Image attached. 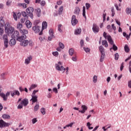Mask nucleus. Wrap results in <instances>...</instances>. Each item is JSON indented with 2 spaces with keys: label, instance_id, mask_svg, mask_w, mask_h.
Here are the masks:
<instances>
[{
  "label": "nucleus",
  "instance_id": "f257e3e1",
  "mask_svg": "<svg viewBox=\"0 0 131 131\" xmlns=\"http://www.w3.org/2000/svg\"><path fill=\"white\" fill-rule=\"evenodd\" d=\"M55 67L56 70H58V71H62V73H64L65 71H66V74H68V71L69 70V68L67 67L65 69L64 67L62 66V62L61 61H59L58 63H56L55 64Z\"/></svg>",
  "mask_w": 131,
  "mask_h": 131
},
{
  "label": "nucleus",
  "instance_id": "f03ea898",
  "mask_svg": "<svg viewBox=\"0 0 131 131\" xmlns=\"http://www.w3.org/2000/svg\"><path fill=\"white\" fill-rule=\"evenodd\" d=\"M11 36L12 38H16L18 41H22V40H24V39L27 38V35L19 36V32L18 31H14Z\"/></svg>",
  "mask_w": 131,
  "mask_h": 131
},
{
  "label": "nucleus",
  "instance_id": "7ed1b4c3",
  "mask_svg": "<svg viewBox=\"0 0 131 131\" xmlns=\"http://www.w3.org/2000/svg\"><path fill=\"white\" fill-rule=\"evenodd\" d=\"M19 102H20V103L17 106V109H22V108H23V106H24V107H26L29 103V101L27 98H25L23 100L22 98H19L17 103H19Z\"/></svg>",
  "mask_w": 131,
  "mask_h": 131
},
{
  "label": "nucleus",
  "instance_id": "20e7f679",
  "mask_svg": "<svg viewBox=\"0 0 131 131\" xmlns=\"http://www.w3.org/2000/svg\"><path fill=\"white\" fill-rule=\"evenodd\" d=\"M15 29L12 27H10V24L8 23H7L5 24V32L7 34H12L14 32Z\"/></svg>",
  "mask_w": 131,
  "mask_h": 131
},
{
  "label": "nucleus",
  "instance_id": "39448f33",
  "mask_svg": "<svg viewBox=\"0 0 131 131\" xmlns=\"http://www.w3.org/2000/svg\"><path fill=\"white\" fill-rule=\"evenodd\" d=\"M26 11L29 17H30L31 19H33V12L34 11V9H33V7H29L27 9Z\"/></svg>",
  "mask_w": 131,
  "mask_h": 131
},
{
  "label": "nucleus",
  "instance_id": "423d86ee",
  "mask_svg": "<svg viewBox=\"0 0 131 131\" xmlns=\"http://www.w3.org/2000/svg\"><path fill=\"white\" fill-rule=\"evenodd\" d=\"M2 38L4 39V47L5 49H7L9 46V39H8V35L7 34H4Z\"/></svg>",
  "mask_w": 131,
  "mask_h": 131
},
{
  "label": "nucleus",
  "instance_id": "0eeeda50",
  "mask_svg": "<svg viewBox=\"0 0 131 131\" xmlns=\"http://www.w3.org/2000/svg\"><path fill=\"white\" fill-rule=\"evenodd\" d=\"M7 126H10V123H6L3 120H0V128L6 127Z\"/></svg>",
  "mask_w": 131,
  "mask_h": 131
},
{
  "label": "nucleus",
  "instance_id": "6e6552de",
  "mask_svg": "<svg viewBox=\"0 0 131 131\" xmlns=\"http://www.w3.org/2000/svg\"><path fill=\"white\" fill-rule=\"evenodd\" d=\"M71 23L73 26H75V25L78 23V20L76 19V16L75 15L72 16Z\"/></svg>",
  "mask_w": 131,
  "mask_h": 131
},
{
  "label": "nucleus",
  "instance_id": "1a4fd4ad",
  "mask_svg": "<svg viewBox=\"0 0 131 131\" xmlns=\"http://www.w3.org/2000/svg\"><path fill=\"white\" fill-rule=\"evenodd\" d=\"M92 30L94 33H98V32L100 31L99 26H98L96 24H93Z\"/></svg>",
  "mask_w": 131,
  "mask_h": 131
},
{
  "label": "nucleus",
  "instance_id": "9d476101",
  "mask_svg": "<svg viewBox=\"0 0 131 131\" xmlns=\"http://www.w3.org/2000/svg\"><path fill=\"white\" fill-rule=\"evenodd\" d=\"M0 96L3 98L4 101H7V100H8V96H10V92H7L6 94H5L4 93H1L0 91Z\"/></svg>",
  "mask_w": 131,
  "mask_h": 131
},
{
  "label": "nucleus",
  "instance_id": "9b49d317",
  "mask_svg": "<svg viewBox=\"0 0 131 131\" xmlns=\"http://www.w3.org/2000/svg\"><path fill=\"white\" fill-rule=\"evenodd\" d=\"M32 30H33L35 33H38V32L40 31V27L37 25H35V26L33 27Z\"/></svg>",
  "mask_w": 131,
  "mask_h": 131
},
{
  "label": "nucleus",
  "instance_id": "f8f14e48",
  "mask_svg": "<svg viewBox=\"0 0 131 131\" xmlns=\"http://www.w3.org/2000/svg\"><path fill=\"white\" fill-rule=\"evenodd\" d=\"M28 43H29L28 40L24 39L20 41V46H22V47H27Z\"/></svg>",
  "mask_w": 131,
  "mask_h": 131
},
{
  "label": "nucleus",
  "instance_id": "ddd939ff",
  "mask_svg": "<svg viewBox=\"0 0 131 131\" xmlns=\"http://www.w3.org/2000/svg\"><path fill=\"white\" fill-rule=\"evenodd\" d=\"M64 48H65V46L64 45V44L60 42L59 43V47H58L56 50L57 51H58V52H61V51H62V50H63Z\"/></svg>",
  "mask_w": 131,
  "mask_h": 131
},
{
  "label": "nucleus",
  "instance_id": "4468645a",
  "mask_svg": "<svg viewBox=\"0 0 131 131\" xmlns=\"http://www.w3.org/2000/svg\"><path fill=\"white\" fill-rule=\"evenodd\" d=\"M31 60H32V56H28L25 60V64L26 65H28L30 63V61H31Z\"/></svg>",
  "mask_w": 131,
  "mask_h": 131
},
{
  "label": "nucleus",
  "instance_id": "2eb2a0df",
  "mask_svg": "<svg viewBox=\"0 0 131 131\" xmlns=\"http://www.w3.org/2000/svg\"><path fill=\"white\" fill-rule=\"evenodd\" d=\"M81 109L82 110V111H79V112H80V113H82V114H83L85 113V111L88 110V106L85 105H82L81 106Z\"/></svg>",
  "mask_w": 131,
  "mask_h": 131
},
{
  "label": "nucleus",
  "instance_id": "dca6fc26",
  "mask_svg": "<svg viewBox=\"0 0 131 131\" xmlns=\"http://www.w3.org/2000/svg\"><path fill=\"white\" fill-rule=\"evenodd\" d=\"M11 95L12 97L14 96H20V92L18 90H14L13 92H11Z\"/></svg>",
  "mask_w": 131,
  "mask_h": 131
},
{
  "label": "nucleus",
  "instance_id": "f3484780",
  "mask_svg": "<svg viewBox=\"0 0 131 131\" xmlns=\"http://www.w3.org/2000/svg\"><path fill=\"white\" fill-rule=\"evenodd\" d=\"M3 19L4 17H3V16L0 17V27H4V25L6 26V25H5V20Z\"/></svg>",
  "mask_w": 131,
  "mask_h": 131
},
{
  "label": "nucleus",
  "instance_id": "a211bd4d",
  "mask_svg": "<svg viewBox=\"0 0 131 131\" xmlns=\"http://www.w3.org/2000/svg\"><path fill=\"white\" fill-rule=\"evenodd\" d=\"M31 101H32V104H33V103H36V102H37V96L35 95H32V99H31Z\"/></svg>",
  "mask_w": 131,
  "mask_h": 131
},
{
  "label": "nucleus",
  "instance_id": "6ab92c4d",
  "mask_svg": "<svg viewBox=\"0 0 131 131\" xmlns=\"http://www.w3.org/2000/svg\"><path fill=\"white\" fill-rule=\"evenodd\" d=\"M25 24L27 28H31V26H32V23L28 20L26 21Z\"/></svg>",
  "mask_w": 131,
  "mask_h": 131
},
{
  "label": "nucleus",
  "instance_id": "aec40b11",
  "mask_svg": "<svg viewBox=\"0 0 131 131\" xmlns=\"http://www.w3.org/2000/svg\"><path fill=\"white\" fill-rule=\"evenodd\" d=\"M79 13H80V9L79 7H76L74 11V14L77 15V16H78V15H79Z\"/></svg>",
  "mask_w": 131,
  "mask_h": 131
},
{
  "label": "nucleus",
  "instance_id": "412c9836",
  "mask_svg": "<svg viewBox=\"0 0 131 131\" xmlns=\"http://www.w3.org/2000/svg\"><path fill=\"white\" fill-rule=\"evenodd\" d=\"M106 39H107L110 45H113L114 43V42L113 41V40L112 39V38L111 37V36L108 35L107 37L106 38Z\"/></svg>",
  "mask_w": 131,
  "mask_h": 131
},
{
  "label": "nucleus",
  "instance_id": "4be33fe9",
  "mask_svg": "<svg viewBox=\"0 0 131 131\" xmlns=\"http://www.w3.org/2000/svg\"><path fill=\"white\" fill-rule=\"evenodd\" d=\"M9 45L10 46H11V47H12V46H15V45H16V39H10L9 41Z\"/></svg>",
  "mask_w": 131,
  "mask_h": 131
},
{
  "label": "nucleus",
  "instance_id": "5701e85b",
  "mask_svg": "<svg viewBox=\"0 0 131 131\" xmlns=\"http://www.w3.org/2000/svg\"><path fill=\"white\" fill-rule=\"evenodd\" d=\"M20 32L23 34L21 36L26 35V34H28V31L25 29L20 30Z\"/></svg>",
  "mask_w": 131,
  "mask_h": 131
},
{
  "label": "nucleus",
  "instance_id": "b1692460",
  "mask_svg": "<svg viewBox=\"0 0 131 131\" xmlns=\"http://www.w3.org/2000/svg\"><path fill=\"white\" fill-rule=\"evenodd\" d=\"M47 27H48V23L43 21L42 24V31L44 30V29H47Z\"/></svg>",
  "mask_w": 131,
  "mask_h": 131
},
{
  "label": "nucleus",
  "instance_id": "393cba45",
  "mask_svg": "<svg viewBox=\"0 0 131 131\" xmlns=\"http://www.w3.org/2000/svg\"><path fill=\"white\" fill-rule=\"evenodd\" d=\"M35 11L36 12L38 17H40V14H41V10H40V8L35 9Z\"/></svg>",
  "mask_w": 131,
  "mask_h": 131
},
{
  "label": "nucleus",
  "instance_id": "a878e982",
  "mask_svg": "<svg viewBox=\"0 0 131 131\" xmlns=\"http://www.w3.org/2000/svg\"><path fill=\"white\" fill-rule=\"evenodd\" d=\"M3 119H11V116L8 114H4L2 115Z\"/></svg>",
  "mask_w": 131,
  "mask_h": 131
},
{
  "label": "nucleus",
  "instance_id": "bb28decb",
  "mask_svg": "<svg viewBox=\"0 0 131 131\" xmlns=\"http://www.w3.org/2000/svg\"><path fill=\"white\" fill-rule=\"evenodd\" d=\"M102 46H104L105 48H108V42L106 40H103L102 41Z\"/></svg>",
  "mask_w": 131,
  "mask_h": 131
},
{
  "label": "nucleus",
  "instance_id": "cd10ccee",
  "mask_svg": "<svg viewBox=\"0 0 131 131\" xmlns=\"http://www.w3.org/2000/svg\"><path fill=\"white\" fill-rule=\"evenodd\" d=\"M36 88H37V85L35 84H33L31 85L30 88L29 89V90L31 91L32 90H34Z\"/></svg>",
  "mask_w": 131,
  "mask_h": 131
},
{
  "label": "nucleus",
  "instance_id": "c85d7f7f",
  "mask_svg": "<svg viewBox=\"0 0 131 131\" xmlns=\"http://www.w3.org/2000/svg\"><path fill=\"white\" fill-rule=\"evenodd\" d=\"M99 50L101 54H105V51L103 46H100L99 48Z\"/></svg>",
  "mask_w": 131,
  "mask_h": 131
},
{
  "label": "nucleus",
  "instance_id": "c756f323",
  "mask_svg": "<svg viewBox=\"0 0 131 131\" xmlns=\"http://www.w3.org/2000/svg\"><path fill=\"white\" fill-rule=\"evenodd\" d=\"M82 16L85 19H86V16L85 15V7L84 6L83 7Z\"/></svg>",
  "mask_w": 131,
  "mask_h": 131
},
{
  "label": "nucleus",
  "instance_id": "7c9ffc66",
  "mask_svg": "<svg viewBox=\"0 0 131 131\" xmlns=\"http://www.w3.org/2000/svg\"><path fill=\"white\" fill-rule=\"evenodd\" d=\"M16 27L17 29H19V31H20V30H22V29H21L22 28V27H23V25H22V24L19 23L17 25Z\"/></svg>",
  "mask_w": 131,
  "mask_h": 131
},
{
  "label": "nucleus",
  "instance_id": "2f4dec72",
  "mask_svg": "<svg viewBox=\"0 0 131 131\" xmlns=\"http://www.w3.org/2000/svg\"><path fill=\"white\" fill-rule=\"evenodd\" d=\"M81 33V29H77L75 31V34H76V35H77L78 34H80Z\"/></svg>",
  "mask_w": 131,
  "mask_h": 131
},
{
  "label": "nucleus",
  "instance_id": "473e14b6",
  "mask_svg": "<svg viewBox=\"0 0 131 131\" xmlns=\"http://www.w3.org/2000/svg\"><path fill=\"white\" fill-rule=\"evenodd\" d=\"M130 34H131V33H130L129 35L126 34V33H125V32L123 33V36L126 37V38H127V40H128V39L129 38V37L130 36Z\"/></svg>",
  "mask_w": 131,
  "mask_h": 131
},
{
  "label": "nucleus",
  "instance_id": "72a5a7b5",
  "mask_svg": "<svg viewBox=\"0 0 131 131\" xmlns=\"http://www.w3.org/2000/svg\"><path fill=\"white\" fill-rule=\"evenodd\" d=\"M49 34H50V36L48 37V40H50V41H51V40H52V39L55 37V36L54 35V33H52Z\"/></svg>",
  "mask_w": 131,
  "mask_h": 131
},
{
  "label": "nucleus",
  "instance_id": "f704fd0d",
  "mask_svg": "<svg viewBox=\"0 0 131 131\" xmlns=\"http://www.w3.org/2000/svg\"><path fill=\"white\" fill-rule=\"evenodd\" d=\"M124 51L126 53H128L129 52V48H128V46H127V45H125Z\"/></svg>",
  "mask_w": 131,
  "mask_h": 131
},
{
  "label": "nucleus",
  "instance_id": "c9c22d12",
  "mask_svg": "<svg viewBox=\"0 0 131 131\" xmlns=\"http://www.w3.org/2000/svg\"><path fill=\"white\" fill-rule=\"evenodd\" d=\"M62 13H63V6H61L60 7L58 10V14L59 15H61Z\"/></svg>",
  "mask_w": 131,
  "mask_h": 131
},
{
  "label": "nucleus",
  "instance_id": "e433bc0d",
  "mask_svg": "<svg viewBox=\"0 0 131 131\" xmlns=\"http://www.w3.org/2000/svg\"><path fill=\"white\" fill-rule=\"evenodd\" d=\"M39 109V104H36L34 107V111H37Z\"/></svg>",
  "mask_w": 131,
  "mask_h": 131
},
{
  "label": "nucleus",
  "instance_id": "4c0bfd02",
  "mask_svg": "<svg viewBox=\"0 0 131 131\" xmlns=\"http://www.w3.org/2000/svg\"><path fill=\"white\" fill-rule=\"evenodd\" d=\"M69 54L70 56H73V53H74V49L71 48L69 50Z\"/></svg>",
  "mask_w": 131,
  "mask_h": 131
},
{
  "label": "nucleus",
  "instance_id": "58836bf2",
  "mask_svg": "<svg viewBox=\"0 0 131 131\" xmlns=\"http://www.w3.org/2000/svg\"><path fill=\"white\" fill-rule=\"evenodd\" d=\"M104 58H105V54H101L100 62H102L103 61H104Z\"/></svg>",
  "mask_w": 131,
  "mask_h": 131
},
{
  "label": "nucleus",
  "instance_id": "ea45409f",
  "mask_svg": "<svg viewBox=\"0 0 131 131\" xmlns=\"http://www.w3.org/2000/svg\"><path fill=\"white\" fill-rule=\"evenodd\" d=\"M86 125H87L89 129H93V128H94L93 127H91V125H92V124L90 122H88L86 124Z\"/></svg>",
  "mask_w": 131,
  "mask_h": 131
},
{
  "label": "nucleus",
  "instance_id": "a19ab883",
  "mask_svg": "<svg viewBox=\"0 0 131 131\" xmlns=\"http://www.w3.org/2000/svg\"><path fill=\"white\" fill-rule=\"evenodd\" d=\"M40 112H41V114H42V115H45V114H46V108H45L43 107L41 108Z\"/></svg>",
  "mask_w": 131,
  "mask_h": 131
},
{
  "label": "nucleus",
  "instance_id": "79ce46f5",
  "mask_svg": "<svg viewBox=\"0 0 131 131\" xmlns=\"http://www.w3.org/2000/svg\"><path fill=\"white\" fill-rule=\"evenodd\" d=\"M21 15H22V16H23V17H28V14H27L26 13V12H25V11H23L21 12Z\"/></svg>",
  "mask_w": 131,
  "mask_h": 131
},
{
  "label": "nucleus",
  "instance_id": "37998d69",
  "mask_svg": "<svg viewBox=\"0 0 131 131\" xmlns=\"http://www.w3.org/2000/svg\"><path fill=\"white\" fill-rule=\"evenodd\" d=\"M97 80H98V77H97V76H94L93 77V82H94V83H96Z\"/></svg>",
  "mask_w": 131,
  "mask_h": 131
},
{
  "label": "nucleus",
  "instance_id": "c03bdc74",
  "mask_svg": "<svg viewBox=\"0 0 131 131\" xmlns=\"http://www.w3.org/2000/svg\"><path fill=\"white\" fill-rule=\"evenodd\" d=\"M83 49H84V50L85 51V52L87 53H90V51H91V50H90V48H89L84 47Z\"/></svg>",
  "mask_w": 131,
  "mask_h": 131
},
{
  "label": "nucleus",
  "instance_id": "a18cd8bd",
  "mask_svg": "<svg viewBox=\"0 0 131 131\" xmlns=\"http://www.w3.org/2000/svg\"><path fill=\"white\" fill-rule=\"evenodd\" d=\"M113 50H114V51H117L118 48H117V46H115V44H113Z\"/></svg>",
  "mask_w": 131,
  "mask_h": 131
},
{
  "label": "nucleus",
  "instance_id": "49530a36",
  "mask_svg": "<svg viewBox=\"0 0 131 131\" xmlns=\"http://www.w3.org/2000/svg\"><path fill=\"white\" fill-rule=\"evenodd\" d=\"M126 14H130V13H131V8L130 9L127 8L126 9Z\"/></svg>",
  "mask_w": 131,
  "mask_h": 131
},
{
  "label": "nucleus",
  "instance_id": "de8ad7c7",
  "mask_svg": "<svg viewBox=\"0 0 131 131\" xmlns=\"http://www.w3.org/2000/svg\"><path fill=\"white\" fill-rule=\"evenodd\" d=\"M119 58V54H118V53H116L115 55V60H118Z\"/></svg>",
  "mask_w": 131,
  "mask_h": 131
},
{
  "label": "nucleus",
  "instance_id": "09e8293b",
  "mask_svg": "<svg viewBox=\"0 0 131 131\" xmlns=\"http://www.w3.org/2000/svg\"><path fill=\"white\" fill-rule=\"evenodd\" d=\"M13 18L15 20V21H17V20H18V18L17 17V14L15 12H13Z\"/></svg>",
  "mask_w": 131,
  "mask_h": 131
},
{
  "label": "nucleus",
  "instance_id": "8fccbe9b",
  "mask_svg": "<svg viewBox=\"0 0 131 131\" xmlns=\"http://www.w3.org/2000/svg\"><path fill=\"white\" fill-rule=\"evenodd\" d=\"M61 27H62V25L59 24L58 26V30L59 32H62V30L61 29Z\"/></svg>",
  "mask_w": 131,
  "mask_h": 131
},
{
  "label": "nucleus",
  "instance_id": "3c124183",
  "mask_svg": "<svg viewBox=\"0 0 131 131\" xmlns=\"http://www.w3.org/2000/svg\"><path fill=\"white\" fill-rule=\"evenodd\" d=\"M85 6H86V10H89V9L90 8H91V4H89V3H86L85 4Z\"/></svg>",
  "mask_w": 131,
  "mask_h": 131
},
{
  "label": "nucleus",
  "instance_id": "603ef678",
  "mask_svg": "<svg viewBox=\"0 0 131 131\" xmlns=\"http://www.w3.org/2000/svg\"><path fill=\"white\" fill-rule=\"evenodd\" d=\"M103 35L105 39H107V38L108 37V36H109V35H107V33L105 32H103Z\"/></svg>",
  "mask_w": 131,
  "mask_h": 131
},
{
  "label": "nucleus",
  "instance_id": "864d4df0",
  "mask_svg": "<svg viewBox=\"0 0 131 131\" xmlns=\"http://www.w3.org/2000/svg\"><path fill=\"white\" fill-rule=\"evenodd\" d=\"M124 63L122 62L121 67H120V71H122V70H123V68H124Z\"/></svg>",
  "mask_w": 131,
  "mask_h": 131
},
{
  "label": "nucleus",
  "instance_id": "5fc2aeb1",
  "mask_svg": "<svg viewBox=\"0 0 131 131\" xmlns=\"http://www.w3.org/2000/svg\"><path fill=\"white\" fill-rule=\"evenodd\" d=\"M112 29H113V30H114V31H115V30H116V27L115 26V25H114V24H113L112 25Z\"/></svg>",
  "mask_w": 131,
  "mask_h": 131
},
{
  "label": "nucleus",
  "instance_id": "6e6d98bb",
  "mask_svg": "<svg viewBox=\"0 0 131 131\" xmlns=\"http://www.w3.org/2000/svg\"><path fill=\"white\" fill-rule=\"evenodd\" d=\"M38 90H34L32 93V96H35V94H36V93H38Z\"/></svg>",
  "mask_w": 131,
  "mask_h": 131
},
{
  "label": "nucleus",
  "instance_id": "4d7b16f0",
  "mask_svg": "<svg viewBox=\"0 0 131 131\" xmlns=\"http://www.w3.org/2000/svg\"><path fill=\"white\" fill-rule=\"evenodd\" d=\"M80 46H81V47H83L84 45V41H83V40H81L80 41Z\"/></svg>",
  "mask_w": 131,
  "mask_h": 131
},
{
  "label": "nucleus",
  "instance_id": "13d9d810",
  "mask_svg": "<svg viewBox=\"0 0 131 131\" xmlns=\"http://www.w3.org/2000/svg\"><path fill=\"white\" fill-rule=\"evenodd\" d=\"M20 6L24 8V9H26L27 8V6H26V4L24 3V4H21Z\"/></svg>",
  "mask_w": 131,
  "mask_h": 131
},
{
  "label": "nucleus",
  "instance_id": "bf43d9fd",
  "mask_svg": "<svg viewBox=\"0 0 131 131\" xmlns=\"http://www.w3.org/2000/svg\"><path fill=\"white\" fill-rule=\"evenodd\" d=\"M72 60L74 62H76L77 58H76V56H74L72 58Z\"/></svg>",
  "mask_w": 131,
  "mask_h": 131
},
{
  "label": "nucleus",
  "instance_id": "052dcab7",
  "mask_svg": "<svg viewBox=\"0 0 131 131\" xmlns=\"http://www.w3.org/2000/svg\"><path fill=\"white\" fill-rule=\"evenodd\" d=\"M32 122L33 124H34V123H35L36 122H37V120H36V118H34L32 120Z\"/></svg>",
  "mask_w": 131,
  "mask_h": 131
},
{
  "label": "nucleus",
  "instance_id": "680f3d73",
  "mask_svg": "<svg viewBox=\"0 0 131 131\" xmlns=\"http://www.w3.org/2000/svg\"><path fill=\"white\" fill-rule=\"evenodd\" d=\"M73 124H74V123L72 122L70 124L67 125V127H72V125H73Z\"/></svg>",
  "mask_w": 131,
  "mask_h": 131
},
{
  "label": "nucleus",
  "instance_id": "e2e57ef3",
  "mask_svg": "<svg viewBox=\"0 0 131 131\" xmlns=\"http://www.w3.org/2000/svg\"><path fill=\"white\" fill-rule=\"evenodd\" d=\"M52 54L53 55V56H58V55H59V53L57 51L56 52H54L52 53Z\"/></svg>",
  "mask_w": 131,
  "mask_h": 131
},
{
  "label": "nucleus",
  "instance_id": "0e129e2a",
  "mask_svg": "<svg viewBox=\"0 0 131 131\" xmlns=\"http://www.w3.org/2000/svg\"><path fill=\"white\" fill-rule=\"evenodd\" d=\"M25 20H26L25 17L22 18L20 19V22H21V23H24V22H25Z\"/></svg>",
  "mask_w": 131,
  "mask_h": 131
},
{
  "label": "nucleus",
  "instance_id": "69168bd1",
  "mask_svg": "<svg viewBox=\"0 0 131 131\" xmlns=\"http://www.w3.org/2000/svg\"><path fill=\"white\" fill-rule=\"evenodd\" d=\"M131 61H129V72L131 73Z\"/></svg>",
  "mask_w": 131,
  "mask_h": 131
},
{
  "label": "nucleus",
  "instance_id": "338daca9",
  "mask_svg": "<svg viewBox=\"0 0 131 131\" xmlns=\"http://www.w3.org/2000/svg\"><path fill=\"white\" fill-rule=\"evenodd\" d=\"M40 5H41V6L43 7V6H45V5H46V2L45 1H41V3H40Z\"/></svg>",
  "mask_w": 131,
  "mask_h": 131
},
{
  "label": "nucleus",
  "instance_id": "774afa93",
  "mask_svg": "<svg viewBox=\"0 0 131 131\" xmlns=\"http://www.w3.org/2000/svg\"><path fill=\"white\" fill-rule=\"evenodd\" d=\"M128 86L130 89H131V81L128 82Z\"/></svg>",
  "mask_w": 131,
  "mask_h": 131
}]
</instances>
